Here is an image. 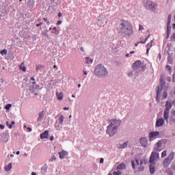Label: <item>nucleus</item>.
<instances>
[{"instance_id": "1", "label": "nucleus", "mask_w": 175, "mask_h": 175, "mask_svg": "<svg viewBox=\"0 0 175 175\" xmlns=\"http://www.w3.org/2000/svg\"><path fill=\"white\" fill-rule=\"evenodd\" d=\"M118 33L123 37H130L133 34V27L128 21H120L116 26Z\"/></svg>"}, {"instance_id": "2", "label": "nucleus", "mask_w": 175, "mask_h": 175, "mask_svg": "<svg viewBox=\"0 0 175 175\" xmlns=\"http://www.w3.org/2000/svg\"><path fill=\"white\" fill-rule=\"evenodd\" d=\"M109 124L107 127L106 133L109 137H113L118 132V128L122 124V121L120 120L111 119L109 120Z\"/></svg>"}, {"instance_id": "3", "label": "nucleus", "mask_w": 175, "mask_h": 175, "mask_svg": "<svg viewBox=\"0 0 175 175\" xmlns=\"http://www.w3.org/2000/svg\"><path fill=\"white\" fill-rule=\"evenodd\" d=\"M165 85V82L161 78V82H160V86H157V97H156L157 102H160L161 96H162L163 99L166 98L168 96L167 92L165 90L166 86Z\"/></svg>"}, {"instance_id": "4", "label": "nucleus", "mask_w": 175, "mask_h": 175, "mask_svg": "<svg viewBox=\"0 0 175 175\" xmlns=\"http://www.w3.org/2000/svg\"><path fill=\"white\" fill-rule=\"evenodd\" d=\"M94 74L99 77H105L108 75V71L103 65L98 64L96 66V68H94Z\"/></svg>"}, {"instance_id": "5", "label": "nucleus", "mask_w": 175, "mask_h": 175, "mask_svg": "<svg viewBox=\"0 0 175 175\" xmlns=\"http://www.w3.org/2000/svg\"><path fill=\"white\" fill-rule=\"evenodd\" d=\"M143 4L146 9L153 10L157 8V4L150 0H143Z\"/></svg>"}, {"instance_id": "6", "label": "nucleus", "mask_w": 175, "mask_h": 175, "mask_svg": "<svg viewBox=\"0 0 175 175\" xmlns=\"http://www.w3.org/2000/svg\"><path fill=\"white\" fill-rule=\"evenodd\" d=\"M174 152H171L169 156L164 159L163 163L164 168H167L170 165L173 159H174Z\"/></svg>"}, {"instance_id": "7", "label": "nucleus", "mask_w": 175, "mask_h": 175, "mask_svg": "<svg viewBox=\"0 0 175 175\" xmlns=\"http://www.w3.org/2000/svg\"><path fill=\"white\" fill-rule=\"evenodd\" d=\"M107 23V16L105 15H100L98 18H97V25L100 27H105Z\"/></svg>"}, {"instance_id": "8", "label": "nucleus", "mask_w": 175, "mask_h": 175, "mask_svg": "<svg viewBox=\"0 0 175 175\" xmlns=\"http://www.w3.org/2000/svg\"><path fill=\"white\" fill-rule=\"evenodd\" d=\"M159 155H160V154L159 152L153 150L151 152V154H150V157L149 159V163H156L154 161L159 159Z\"/></svg>"}, {"instance_id": "9", "label": "nucleus", "mask_w": 175, "mask_h": 175, "mask_svg": "<svg viewBox=\"0 0 175 175\" xmlns=\"http://www.w3.org/2000/svg\"><path fill=\"white\" fill-rule=\"evenodd\" d=\"M160 132L159 131H151L149 133V141L152 142L156 139L159 138Z\"/></svg>"}, {"instance_id": "10", "label": "nucleus", "mask_w": 175, "mask_h": 175, "mask_svg": "<svg viewBox=\"0 0 175 175\" xmlns=\"http://www.w3.org/2000/svg\"><path fill=\"white\" fill-rule=\"evenodd\" d=\"M163 146V143H162V141L159 140L158 141L156 144H155V146L154 147V151H156V152H161L163 150V149L161 148Z\"/></svg>"}, {"instance_id": "11", "label": "nucleus", "mask_w": 175, "mask_h": 175, "mask_svg": "<svg viewBox=\"0 0 175 175\" xmlns=\"http://www.w3.org/2000/svg\"><path fill=\"white\" fill-rule=\"evenodd\" d=\"M140 144L144 148H147L148 145V139L145 137H141L139 139Z\"/></svg>"}, {"instance_id": "12", "label": "nucleus", "mask_w": 175, "mask_h": 175, "mask_svg": "<svg viewBox=\"0 0 175 175\" xmlns=\"http://www.w3.org/2000/svg\"><path fill=\"white\" fill-rule=\"evenodd\" d=\"M165 124V120L163 118H159L156 121V126L157 127H161Z\"/></svg>"}, {"instance_id": "13", "label": "nucleus", "mask_w": 175, "mask_h": 175, "mask_svg": "<svg viewBox=\"0 0 175 175\" xmlns=\"http://www.w3.org/2000/svg\"><path fill=\"white\" fill-rule=\"evenodd\" d=\"M150 173L153 174L156 172V163H150Z\"/></svg>"}, {"instance_id": "14", "label": "nucleus", "mask_w": 175, "mask_h": 175, "mask_svg": "<svg viewBox=\"0 0 175 175\" xmlns=\"http://www.w3.org/2000/svg\"><path fill=\"white\" fill-rule=\"evenodd\" d=\"M49 131H45L44 133L40 134V139H45L49 138Z\"/></svg>"}, {"instance_id": "15", "label": "nucleus", "mask_w": 175, "mask_h": 175, "mask_svg": "<svg viewBox=\"0 0 175 175\" xmlns=\"http://www.w3.org/2000/svg\"><path fill=\"white\" fill-rule=\"evenodd\" d=\"M68 152L65 150H62V152H59V158L61 159H64L65 157L68 156Z\"/></svg>"}, {"instance_id": "16", "label": "nucleus", "mask_w": 175, "mask_h": 175, "mask_svg": "<svg viewBox=\"0 0 175 175\" xmlns=\"http://www.w3.org/2000/svg\"><path fill=\"white\" fill-rule=\"evenodd\" d=\"M170 113V111L164 110L163 118L166 122H168L169 120Z\"/></svg>"}, {"instance_id": "17", "label": "nucleus", "mask_w": 175, "mask_h": 175, "mask_svg": "<svg viewBox=\"0 0 175 175\" xmlns=\"http://www.w3.org/2000/svg\"><path fill=\"white\" fill-rule=\"evenodd\" d=\"M171 109H172V103L170 100H167L165 104V110L167 111H170Z\"/></svg>"}, {"instance_id": "18", "label": "nucleus", "mask_w": 175, "mask_h": 175, "mask_svg": "<svg viewBox=\"0 0 175 175\" xmlns=\"http://www.w3.org/2000/svg\"><path fill=\"white\" fill-rule=\"evenodd\" d=\"M129 144V142H124L122 144H118V148L119 149H124L128 146Z\"/></svg>"}, {"instance_id": "19", "label": "nucleus", "mask_w": 175, "mask_h": 175, "mask_svg": "<svg viewBox=\"0 0 175 175\" xmlns=\"http://www.w3.org/2000/svg\"><path fill=\"white\" fill-rule=\"evenodd\" d=\"M142 65V62L141 61H137L135 62L133 65V68L134 69H137L139 68Z\"/></svg>"}, {"instance_id": "20", "label": "nucleus", "mask_w": 175, "mask_h": 175, "mask_svg": "<svg viewBox=\"0 0 175 175\" xmlns=\"http://www.w3.org/2000/svg\"><path fill=\"white\" fill-rule=\"evenodd\" d=\"M135 165H139V159H136L135 161H131V165H132V168L133 170L135 169Z\"/></svg>"}, {"instance_id": "21", "label": "nucleus", "mask_w": 175, "mask_h": 175, "mask_svg": "<svg viewBox=\"0 0 175 175\" xmlns=\"http://www.w3.org/2000/svg\"><path fill=\"white\" fill-rule=\"evenodd\" d=\"M126 169V165L124 163H122L120 165L117 166V170H123Z\"/></svg>"}, {"instance_id": "22", "label": "nucleus", "mask_w": 175, "mask_h": 175, "mask_svg": "<svg viewBox=\"0 0 175 175\" xmlns=\"http://www.w3.org/2000/svg\"><path fill=\"white\" fill-rule=\"evenodd\" d=\"M56 95H57V98L59 99V100H62L63 99V96H64V95H63V93L62 92H61V93H59L58 92H56Z\"/></svg>"}, {"instance_id": "23", "label": "nucleus", "mask_w": 175, "mask_h": 175, "mask_svg": "<svg viewBox=\"0 0 175 175\" xmlns=\"http://www.w3.org/2000/svg\"><path fill=\"white\" fill-rule=\"evenodd\" d=\"M152 46V44H148L147 45H146V54L147 55H148L149 54V51H150V48Z\"/></svg>"}, {"instance_id": "24", "label": "nucleus", "mask_w": 175, "mask_h": 175, "mask_svg": "<svg viewBox=\"0 0 175 175\" xmlns=\"http://www.w3.org/2000/svg\"><path fill=\"white\" fill-rule=\"evenodd\" d=\"M12 169V163H9L7 166L5 167V170L6 172L10 171Z\"/></svg>"}, {"instance_id": "25", "label": "nucleus", "mask_w": 175, "mask_h": 175, "mask_svg": "<svg viewBox=\"0 0 175 175\" xmlns=\"http://www.w3.org/2000/svg\"><path fill=\"white\" fill-rule=\"evenodd\" d=\"M64 120V117L62 115L60 116V117L59 118V124L63 125Z\"/></svg>"}, {"instance_id": "26", "label": "nucleus", "mask_w": 175, "mask_h": 175, "mask_svg": "<svg viewBox=\"0 0 175 175\" xmlns=\"http://www.w3.org/2000/svg\"><path fill=\"white\" fill-rule=\"evenodd\" d=\"M93 59H90L88 57L85 58V63L89 64H92Z\"/></svg>"}, {"instance_id": "27", "label": "nucleus", "mask_w": 175, "mask_h": 175, "mask_svg": "<svg viewBox=\"0 0 175 175\" xmlns=\"http://www.w3.org/2000/svg\"><path fill=\"white\" fill-rule=\"evenodd\" d=\"M24 62L21 63V64L19 66L20 70H22L23 72L26 71V68L23 66Z\"/></svg>"}, {"instance_id": "28", "label": "nucleus", "mask_w": 175, "mask_h": 175, "mask_svg": "<svg viewBox=\"0 0 175 175\" xmlns=\"http://www.w3.org/2000/svg\"><path fill=\"white\" fill-rule=\"evenodd\" d=\"M42 117H44V111H41V112H40V113H39V117H38V121L41 120L42 118Z\"/></svg>"}, {"instance_id": "29", "label": "nucleus", "mask_w": 175, "mask_h": 175, "mask_svg": "<svg viewBox=\"0 0 175 175\" xmlns=\"http://www.w3.org/2000/svg\"><path fill=\"white\" fill-rule=\"evenodd\" d=\"M172 31V26L171 23H167V32H171Z\"/></svg>"}, {"instance_id": "30", "label": "nucleus", "mask_w": 175, "mask_h": 175, "mask_svg": "<svg viewBox=\"0 0 175 175\" xmlns=\"http://www.w3.org/2000/svg\"><path fill=\"white\" fill-rule=\"evenodd\" d=\"M139 163L141 166H143L144 165H146V161L145 159H140Z\"/></svg>"}, {"instance_id": "31", "label": "nucleus", "mask_w": 175, "mask_h": 175, "mask_svg": "<svg viewBox=\"0 0 175 175\" xmlns=\"http://www.w3.org/2000/svg\"><path fill=\"white\" fill-rule=\"evenodd\" d=\"M167 157V150H163L161 153V158H165Z\"/></svg>"}, {"instance_id": "32", "label": "nucleus", "mask_w": 175, "mask_h": 175, "mask_svg": "<svg viewBox=\"0 0 175 175\" xmlns=\"http://www.w3.org/2000/svg\"><path fill=\"white\" fill-rule=\"evenodd\" d=\"M53 33H55V35H58L59 33V31L57 29V27H53Z\"/></svg>"}, {"instance_id": "33", "label": "nucleus", "mask_w": 175, "mask_h": 175, "mask_svg": "<svg viewBox=\"0 0 175 175\" xmlns=\"http://www.w3.org/2000/svg\"><path fill=\"white\" fill-rule=\"evenodd\" d=\"M0 53H1V55H8V50L3 49V51H1L0 52Z\"/></svg>"}, {"instance_id": "34", "label": "nucleus", "mask_w": 175, "mask_h": 175, "mask_svg": "<svg viewBox=\"0 0 175 175\" xmlns=\"http://www.w3.org/2000/svg\"><path fill=\"white\" fill-rule=\"evenodd\" d=\"M171 21H172V14H170L167 18V24H171Z\"/></svg>"}, {"instance_id": "35", "label": "nucleus", "mask_w": 175, "mask_h": 175, "mask_svg": "<svg viewBox=\"0 0 175 175\" xmlns=\"http://www.w3.org/2000/svg\"><path fill=\"white\" fill-rule=\"evenodd\" d=\"M122 172L120 171H114L113 175H121Z\"/></svg>"}, {"instance_id": "36", "label": "nucleus", "mask_w": 175, "mask_h": 175, "mask_svg": "<svg viewBox=\"0 0 175 175\" xmlns=\"http://www.w3.org/2000/svg\"><path fill=\"white\" fill-rule=\"evenodd\" d=\"M54 161H56V157L55 156H53L50 159L49 162L53 163Z\"/></svg>"}, {"instance_id": "37", "label": "nucleus", "mask_w": 175, "mask_h": 175, "mask_svg": "<svg viewBox=\"0 0 175 175\" xmlns=\"http://www.w3.org/2000/svg\"><path fill=\"white\" fill-rule=\"evenodd\" d=\"M11 107H12L11 104H8L5 105V110H10Z\"/></svg>"}, {"instance_id": "38", "label": "nucleus", "mask_w": 175, "mask_h": 175, "mask_svg": "<svg viewBox=\"0 0 175 175\" xmlns=\"http://www.w3.org/2000/svg\"><path fill=\"white\" fill-rule=\"evenodd\" d=\"M145 167L144 165H141L139 167V172H143L144 170Z\"/></svg>"}, {"instance_id": "39", "label": "nucleus", "mask_w": 175, "mask_h": 175, "mask_svg": "<svg viewBox=\"0 0 175 175\" xmlns=\"http://www.w3.org/2000/svg\"><path fill=\"white\" fill-rule=\"evenodd\" d=\"M13 125H15V122L14 121H12L11 124L9 125V129H12Z\"/></svg>"}, {"instance_id": "40", "label": "nucleus", "mask_w": 175, "mask_h": 175, "mask_svg": "<svg viewBox=\"0 0 175 175\" xmlns=\"http://www.w3.org/2000/svg\"><path fill=\"white\" fill-rule=\"evenodd\" d=\"M171 32L170 31H167L166 38L168 39L170 37Z\"/></svg>"}, {"instance_id": "41", "label": "nucleus", "mask_w": 175, "mask_h": 175, "mask_svg": "<svg viewBox=\"0 0 175 175\" xmlns=\"http://www.w3.org/2000/svg\"><path fill=\"white\" fill-rule=\"evenodd\" d=\"M144 26H142V25H139V31H142V30H144Z\"/></svg>"}, {"instance_id": "42", "label": "nucleus", "mask_w": 175, "mask_h": 175, "mask_svg": "<svg viewBox=\"0 0 175 175\" xmlns=\"http://www.w3.org/2000/svg\"><path fill=\"white\" fill-rule=\"evenodd\" d=\"M100 164H103L104 163V159L103 158H100V161H99Z\"/></svg>"}, {"instance_id": "43", "label": "nucleus", "mask_w": 175, "mask_h": 175, "mask_svg": "<svg viewBox=\"0 0 175 175\" xmlns=\"http://www.w3.org/2000/svg\"><path fill=\"white\" fill-rule=\"evenodd\" d=\"M171 39H172L173 41H174V42H175V33H173V35H172V36Z\"/></svg>"}, {"instance_id": "44", "label": "nucleus", "mask_w": 175, "mask_h": 175, "mask_svg": "<svg viewBox=\"0 0 175 175\" xmlns=\"http://www.w3.org/2000/svg\"><path fill=\"white\" fill-rule=\"evenodd\" d=\"M0 129H1V130L5 129V125L0 124Z\"/></svg>"}, {"instance_id": "45", "label": "nucleus", "mask_w": 175, "mask_h": 175, "mask_svg": "<svg viewBox=\"0 0 175 175\" xmlns=\"http://www.w3.org/2000/svg\"><path fill=\"white\" fill-rule=\"evenodd\" d=\"M44 22H46L47 24H49V22L47 18H44Z\"/></svg>"}, {"instance_id": "46", "label": "nucleus", "mask_w": 175, "mask_h": 175, "mask_svg": "<svg viewBox=\"0 0 175 175\" xmlns=\"http://www.w3.org/2000/svg\"><path fill=\"white\" fill-rule=\"evenodd\" d=\"M27 131H28L29 133H31V131H32V129H31V128L28 127V128H27Z\"/></svg>"}, {"instance_id": "47", "label": "nucleus", "mask_w": 175, "mask_h": 175, "mask_svg": "<svg viewBox=\"0 0 175 175\" xmlns=\"http://www.w3.org/2000/svg\"><path fill=\"white\" fill-rule=\"evenodd\" d=\"M62 23V21H58L57 25H61Z\"/></svg>"}, {"instance_id": "48", "label": "nucleus", "mask_w": 175, "mask_h": 175, "mask_svg": "<svg viewBox=\"0 0 175 175\" xmlns=\"http://www.w3.org/2000/svg\"><path fill=\"white\" fill-rule=\"evenodd\" d=\"M50 140H51V142L54 140L53 136H51V137H50Z\"/></svg>"}, {"instance_id": "49", "label": "nucleus", "mask_w": 175, "mask_h": 175, "mask_svg": "<svg viewBox=\"0 0 175 175\" xmlns=\"http://www.w3.org/2000/svg\"><path fill=\"white\" fill-rule=\"evenodd\" d=\"M42 25V23H37V25H36V27H40V25Z\"/></svg>"}, {"instance_id": "50", "label": "nucleus", "mask_w": 175, "mask_h": 175, "mask_svg": "<svg viewBox=\"0 0 175 175\" xmlns=\"http://www.w3.org/2000/svg\"><path fill=\"white\" fill-rule=\"evenodd\" d=\"M62 16V12H59V14H58V16H59V17H61Z\"/></svg>"}, {"instance_id": "51", "label": "nucleus", "mask_w": 175, "mask_h": 175, "mask_svg": "<svg viewBox=\"0 0 175 175\" xmlns=\"http://www.w3.org/2000/svg\"><path fill=\"white\" fill-rule=\"evenodd\" d=\"M83 75H88V72H87V71L83 70Z\"/></svg>"}, {"instance_id": "52", "label": "nucleus", "mask_w": 175, "mask_h": 175, "mask_svg": "<svg viewBox=\"0 0 175 175\" xmlns=\"http://www.w3.org/2000/svg\"><path fill=\"white\" fill-rule=\"evenodd\" d=\"M172 28H173V29H175V23L172 24Z\"/></svg>"}, {"instance_id": "53", "label": "nucleus", "mask_w": 175, "mask_h": 175, "mask_svg": "<svg viewBox=\"0 0 175 175\" xmlns=\"http://www.w3.org/2000/svg\"><path fill=\"white\" fill-rule=\"evenodd\" d=\"M64 110H69V108H68V107H65L64 108Z\"/></svg>"}, {"instance_id": "54", "label": "nucleus", "mask_w": 175, "mask_h": 175, "mask_svg": "<svg viewBox=\"0 0 175 175\" xmlns=\"http://www.w3.org/2000/svg\"><path fill=\"white\" fill-rule=\"evenodd\" d=\"M81 51L84 52V48L83 47H81Z\"/></svg>"}, {"instance_id": "55", "label": "nucleus", "mask_w": 175, "mask_h": 175, "mask_svg": "<svg viewBox=\"0 0 175 175\" xmlns=\"http://www.w3.org/2000/svg\"><path fill=\"white\" fill-rule=\"evenodd\" d=\"M147 40H148V38H146V41H147ZM146 41H144H144H142V42H141V43H142V44H145Z\"/></svg>"}, {"instance_id": "56", "label": "nucleus", "mask_w": 175, "mask_h": 175, "mask_svg": "<svg viewBox=\"0 0 175 175\" xmlns=\"http://www.w3.org/2000/svg\"><path fill=\"white\" fill-rule=\"evenodd\" d=\"M31 175H36V173L34 172H33L31 173Z\"/></svg>"}, {"instance_id": "57", "label": "nucleus", "mask_w": 175, "mask_h": 175, "mask_svg": "<svg viewBox=\"0 0 175 175\" xmlns=\"http://www.w3.org/2000/svg\"><path fill=\"white\" fill-rule=\"evenodd\" d=\"M31 80L35 81V79L33 77H31Z\"/></svg>"}, {"instance_id": "58", "label": "nucleus", "mask_w": 175, "mask_h": 175, "mask_svg": "<svg viewBox=\"0 0 175 175\" xmlns=\"http://www.w3.org/2000/svg\"><path fill=\"white\" fill-rule=\"evenodd\" d=\"M135 53V51H131L130 52V54H134Z\"/></svg>"}, {"instance_id": "59", "label": "nucleus", "mask_w": 175, "mask_h": 175, "mask_svg": "<svg viewBox=\"0 0 175 175\" xmlns=\"http://www.w3.org/2000/svg\"><path fill=\"white\" fill-rule=\"evenodd\" d=\"M20 154V151L16 152V154L18 155Z\"/></svg>"}, {"instance_id": "60", "label": "nucleus", "mask_w": 175, "mask_h": 175, "mask_svg": "<svg viewBox=\"0 0 175 175\" xmlns=\"http://www.w3.org/2000/svg\"><path fill=\"white\" fill-rule=\"evenodd\" d=\"M126 57H129V54H126Z\"/></svg>"}, {"instance_id": "61", "label": "nucleus", "mask_w": 175, "mask_h": 175, "mask_svg": "<svg viewBox=\"0 0 175 175\" xmlns=\"http://www.w3.org/2000/svg\"><path fill=\"white\" fill-rule=\"evenodd\" d=\"M6 125L9 126V122H6Z\"/></svg>"}, {"instance_id": "62", "label": "nucleus", "mask_w": 175, "mask_h": 175, "mask_svg": "<svg viewBox=\"0 0 175 175\" xmlns=\"http://www.w3.org/2000/svg\"><path fill=\"white\" fill-rule=\"evenodd\" d=\"M138 44H139V43H136V44H135V46H137Z\"/></svg>"}, {"instance_id": "63", "label": "nucleus", "mask_w": 175, "mask_h": 175, "mask_svg": "<svg viewBox=\"0 0 175 175\" xmlns=\"http://www.w3.org/2000/svg\"><path fill=\"white\" fill-rule=\"evenodd\" d=\"M167 68H168V69H170V66H167Z\"/></svg>"}, {"instance_id": "64", "label": "nucleus", "mask_w": 175, "mask_h": 175, "mask_svg": "<svg viewBox=\"0 0 175 175\" xmlns=\"http://www.w3.org/2000/svg\"><path fill=\"white\" fill-rule=\"evenodd\" d=\"M81 85V84H79L78 85V88H80Z\"/></svg>"}]
</instances>
